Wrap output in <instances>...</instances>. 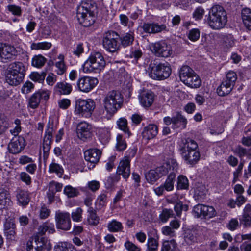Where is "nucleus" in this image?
Segmentation results:
<instances>
[{"mask_svg":"<svg viewBox=\"0 0 251 251\" xmlns=\"http://www.w3.org/2000/svg\"><path fill=\"white\" fill-rule=\"evenodd\" d=\"M179 146L180 153L187 164L193 165L197 163L200 158V153L196 141L190 139L182 140Z\"/></svg>","mask_w":251,"mask_h":251,"instance_id":"1","label":"nucleus"},{"mask_svg":"<svg viewBox=\"0 0 251 251\" xmlns=\"http://www.w3.org/2000/svg\"><path fill=\"white\" fill-rule=\"evenodd\" d=\"M96 7L95 2L92 0H83L77 6V19L83 26L88 27L94 24V11Z\"/></svg>","mask_w":251,"mask_h":251,"instance_id":"2","label":"nucleus"},{"mask_svg":"<svg viewBox=\"0 0 251 251\" xmlns=\"http://www.w3.org/2000/svg\"><path fill=\"white\" fill-rule=\"evenodd\" d=\"M227 21L226 12L224 8L219 5H213L209 12L207 22L213 29L223 28Z\"/></svg>","mask_w":251,"mask_h":251,"instance_id":"3","label":"nucleus"},{"mask_svg":"<svg viewBox=\"0 0 251 251\" xmlns=\"http://www.w3.org/2000/svg\"><path fill=\"white\" fill-rule=\"evenodd\" d=\"M106 66V61L102 54L99 52L91 53L82 65L84 73H100Z\"/></svg>","mask_w":251,"mask_h":251,"instance_id":"4","label":"nucleus"},{"mask_svg":"<svg viewBox=\"0 0 251 251\" xmlns=\"http://www.w3.org/2000/svg\"><path fill=\"white\" fill-rule=\"evenodd\" d=\"M96 108V103L93 99H78L75 101L74 114L79 118H90Z\"/></svg>","mask_w":251,"mask_h":251,"instance_id":"5","label":"nucleus"},{"mask_svg":"<svg viewBox=\"0 0 251 251\" xmlns=\"http://www.w3.org/2000/svg\"><path fill=\"white\" fill-rule=\"evenodd\" d=\"M149 76L155 80H163L169 77L172 70L168 63L156 64L151 62L147 70Z\"/></svg>","mask_w":251,"mask_h":251,"instance_id":"6","label":"nucleus"},{"mask_svg":"<svg viewBox=\"0 0 251 251\" xmlns=\"http://www.w3.org/2000/svg\"><path fill=\"white\" fill-rule=\"evenodd\" d=\"M123 102V97L121 94L116 91L109 92L103 100V105L114 114L121 108Z\"/></svg>","mask_w":251,"mask_h":251,"instance_id":"7","label":"nucleus"},{"mask_svg":"<svg viewBox=\"0 0 251 251\" xmlns=\"http://www.w3.org/2000/svg\"><path fill=\"white\" fill-rule=\"evenodd\" d=\"M150 48L151 52L158 57L168 58L173 54L171 45L164 40L151 43Z\"/></svg>","mask_w":251,"mask_h":251,"instance_id":"8","label":"nucleus"},{"mask_svg":"<svg viewBox=\"0 0 251 251\" xmlns=\"http://www.w3.org/2000/svg\"><path fill=\"white\" fill-rule=\"evenodd\" d=\"M119 35L115 31H110L103 35L102 45L108 51L114 52L119 49Z\"/></svg>","mask_w":251,"mask_h":251,"instance_id":"9","label":"nucleus"},{"mask_svg":"<svg viewBox=\"0 0 251 251\" xmlns=\"http://www.w3.org/2000/svg\"><path fill=\"white\" fill-rule=\"evenodd\" d=\"M93 126L86 121L79 122L76 127V133L78 138L84 142L91 141L94 136Z\"/></svg>","mask_w":251,"mask_h":251,"instance_id":"10","label":"nucleus"},{"mask_svg":"<svg viewBox=\"0 0 251 251\" xmlns=\"http://www.w3.org/2000/svg\"><path fill=\"white\" fill-rule=\"evenodd\" d=\"M54 218L57 229L64 231L71 229L72 223L69 212L58 210L55 211Z\"/></svg>","mask_w":251,"mask_h":251,"instance_id":"11","label":"nucleus"},{"mask_svg":"<svg viewBox=\"0 0 251 251\" xmlns=\"http://www.w3.org/2000/svg\"><path fill=\"white\" fill-rule=\"evenodd\" d=\"M164 123L167 125H172V128H180L184 129L186 127L187 120L181 113L179 112H176L172 117L169 116L165 117L163 118Z\"/></svg>","mask_w":251,"mask_h":251,"instance_id":"12","label":"nucleus"},{"mask_svg":"<svg viewBox=\"0 0 251 251\" xmlns=\"http://www.w3.org/2000/svg\"><path fill=\"white\" fill-rule=\"evenodd\" d=\"M99 81L96 77L83 76L77 81L78 89L83 93H88L92 90L98 84Z\"/></svg>","mask_w":251,"mask_h":251,"instance_id":"13","label":"nucleus"},{"mask_svg":"<svg viewBox=\"0 0 251 251\" xmlns=\"http://www.w3.org/2000/svg\"><path fill=\"white\" fill-rule=\"evenodd\" d=\"M56 129L55 125L52 122L49 121L45 132V135L43 139V151L44 156L48 155L50 149V145L52 142V133Z\"/></svg>","mask_w":251,"mask_h":251,"instance_id":"14","label":"nucleus"},{"mask_svg":"<svg viewBox=\"0 0 251 251\" xmlns=\"http://www.w3.org/2000/svg\"><path fill=\"white\" fill-rule=\"evenodd\" d=\"M26 145V142L25 138L22 136H14L8 146L9 151L12 154H18L22 152Z\"/></svg>","mask_w":251,"mask_h":251,"instance_id":"15","label":"nucleus"},{"mask_svg":"<svg viewBox=\"0 0 251 251\" xmlns=\"http://www.w3.org/2000/svg\"><path fill=\"white\" fill-rule=\"evenodd\" d=\"M49 98V93L48 91H39L34 93L29 98L28 107L32 109L37 108L41 100H47Z\"/></svg>","mask_w":251,"mask_h":251,"instance_id":"16","label":"nucleus"},{"mask_svg":"<svg viewBox=\"0 0 251 251\" xmlns=\"http://www.w3.org/2000/svg\"><path fill=\"white\" fill-rule=\"evenodd\" d=\"M116 174L121 175L123 178L127 179L130 175V160L127 157H124L120 161L117 169Z\"/></svg>","mask_w":251,"mask_h":251,"instance_id":"17","label":"nucleus"},{"mask_svg":"<svg viewBox=\"0 0 251 251\" xmlns=\"http://www.w3.org/2000/svg\"><path fill=\"white\" fill-rule=\"evenodd\" d=\"M15 48L11 45L0 43V60L10 59L16 55Z\"/></svg>","mask_w":251,"mask_h":251,"instance_id":"18","label":"nucleus"},{"mask_svg":"<svg viewBox=\"0 0 251 251\" xmlns=\"http://www.w3.org/2000/svg\"><path fill=\"white\" fill-rule=\"evenodd\" d=\"M114 114L105 106L97 108L93 114L96 121H102L103 119H109Z\"/></svg>","mask_w":251,"mask_h":251,"instance_id":"19","label":"nucleus"},{"mask_svg":"<svg viewBox=\"0 0 251 251\" xmlns=\"http://www.w3.org/2000/svg\"><path fill=\"white\" fill-rule=\"evenodd\" d=\"M145 33L149 34H155L166 30L165 25H158L155 23H145L141 26Z\"/></svg>","mask_w":251,"mask_h":251,"instance_id":"20","label":"nucleus"},{"mask_svg":"<svg viewBox=\"0 0 251 251\" xmlns=\"http://www.w3.org/2000/svg\"><path fill=\"white\" fill-rule=\"evenodd\" d=\"M101 154V151L95 148L88 149L84 152L85 160L92 164L99 161Z\"/></svg>","mask_w":251,"mask_h":251,"instance_id":"21","label":"nucleus"},{"mask_svg":"<svg viewBox=\"0 0 251 251\" xmlns=\"http://www.w3.org/2000/svg\"><path fill=\"white\" fill-rule=\"evenodd\" d=\"M159 167L162 168L161 171L162 174L163 175L168 173L169 174L170 173H174L176 174V172H177L178 169V164L176 160L169 159L162 166Z\"/></svg>","mask_w":251,"mask_h":251,"instance_id":"22","label":"nucleus"},{"mask_svg":"<svg viewBox=\"0 0 251 251\" xmlns=\"http://www.w3.org/2000/svg\"><path fill=\"white\" fill-rule=\"evenodd\" d=\"M72 91V85L65 81L57 82L54 87V92L59 95H69Z\"/></svg>","mask_w":251,"mask_h":251,"instance_id":"23","label":"nucleus"},{"mask_svg":"<svg viewBox=\"0 0 251 251\" xmlns=\"http://www.w3.org/2000/svg\"><path fill=\"white\" fill-rule=\"evenodd\" d=\"M87 213L85 224L92 226H97L100 222V218L97 214L96 209L93 207H89L87 209Z\"/></svg>","mask_w":251,"mask_h":251,"instance_id":"24","label":"nucleus"},{"mask_svg":"<svg viewBox=\"0 0 251 251\" xmlns=\"http://www.w3.org/2000/svg\"><path fill=\"white\" fill-rule=\"evenodd\" d=\"M8 72L16 75L25 77V67L24 64L21 62H15L11 63L8 67Z\"/></svg>","mask_w":251,"mask_h":251,"instance_id":"25","label":"nucleus"},{"mask_svg":"<svg viewBox=\"0 0 251 251\" xmlns=\"http://www.w3.org/2000/svg\"><path fill=\"white\" fill-rule=\"evenodd\" d=\"M5 235L8 239H13L16 234V225L13 219H6L4 224Z\"/></svg>","mask_w":251,"mask_h":251,"instance_id":"26","label":"nucleus"},{"mask_svg":"<svg viewBox=\"0 0 251 251\" xmlns=\"http://www.w3.org/2000/svg\"><path fill=\"white\" fill-rule=\"evenodd\" d=\"M64 55L60 54L57 56L58 61H56L54 64L55 67V72L59 75L64 74L67 70V66L64 61Z\"/></svg>","mask_w":251,"mask_h":251,"instance_id":"27","label":"nucleus"},{"mask_svg":"<svg viewBox=\"0 0 251 251\" xmlns=\"http://www.w3.org/2000/svg\"><path fill=\"white\" fill-rule=\"evenodd\" d=\"M162 168L158 167L154 170H150L145 174L147 181L151 184H153L157 181L161 176L163 175L162 174Z\"/></svg>","mask_w":251,"mask_h":251,"instance_id":"28","label":"nucleus"},{"mask_svg":"<svg viewBox=\"0 0 251 251\" xmlns=\"http://www.w3.org/2000/svg\"><path fill=\"white\" fill-rule=\"evenodd\" d=\"M139 100L143 106L149 107L153 102L154 95L151 91L145 92L139 96Z\"/></svg>","mask_w":251,"mask_h":251,"instance_id":"29","label":"nucleus"},{"mask_svg":"<svg viewBox=\"0 0 251 251\" xmlns=\"http://www.w3.org/2000/svg\"><path fill=\"white\" fill-rule=\"evenodd\" d=\"M36 238L39 251H50L51 245L47 238L37 234Z\"/></svg>","mask_w":251,"mask_h":251,"instance_id":"30","label":"nucleus"},{"mask_svg":"<svg viewBox=\"0 0 251 251\" xmlns=\"http://www.w3.org/2000/svg\"><path fill=\"white\" fill-rule=\"evenodd\" d=\"M158 132V127L156 125L150 124L144 127L142 134L144 137L149 140L154 138Z\"/></svg>","mask_w":251,"mask_h":251,"instance_id":"31","label":"nucleus"},{"mask_svg":"<svg viewBox=\"0 0 251 251\" xmlns=\"http://www.w3.org/2000/svg\"><path fill=\"white\" fill-rule=\"evenodd\" d=\"M240 222L245 227L251 226V205L250 204H247L244 207Z\"/></svg>","mask_w":251,"mask_h":251,"instance_id":"32","label":"nucleus"},{"mask_svg":"<svg viewBox=\"0 0 251 251\" xmlns=\"http://www.w3.org/2000/svg\"><path fill=\"white\" fill-rule=\"evenodd\" d=\"M47 232L49 234H52L55 232L54 225L53 223L47 221L41 225L38 228L37 235L42 236Z\"/></svg>","mask_w":251,"mask_h":251,"instance_id":"33","label":"nucleus"},{"mask_svg":"<svg viewBox=\"0 0 251 251\" xmlns=\"http://www.w3.org/2000/svg\"><path fill=\"white\" fill-rule=\"evenodd\" d=\"M236 43V40L231 34L224 35L222 37V47L225 51H228L233 47Z\"/></svg>","mask_w":251,"mask_h":251,"instance_id":"34","label":"nucleus"},{"mask_svg":"<svg viewBox=\"0 0 251 251\" xmlns=\"http://www.w3.org/2000/svg\"><path fill=\"white\" fill-rule=\"evenodd\" d=\"M195 72L187 65L182 66L179 71V76L180 80L184 83L192 75H194Z\"/></svg>","mask_w":251,"mask_h":251,"instance_id":"35","label":"nucleus"},{"mask_svg":"<svg viewBox=\"0 0 251 251\" xmlns=\"http://www.w3.org/2000/svg\"><path fill=\"white\" fill-rule=\"evenodd\" d=\"M11 203L8 192L3 188H0V209H4Z\"/></svg>","mask_w":251,"mask_h":251,"instance_id":"36","label":"nucleus"},{"mask_svg":"<svg viewBox=\"0 0 251 251\" xmlns=\"http://www.w3.org/2000/svg\"><path fill=\"white\" fill-rule=\"evenodd\" d=\"M106 227L110 232H121L124 228L122 223L116 219H113L109 221Z\"/></svg>","mask_w":251,"mask_h":251,"instance_id":"37","label":"nucleus"},{"mask_svg":"<svg viewBox=\"0 0 251 251\" xmlns=\"http://www.w3.org/2000/svg\"><path fill=\"white\" fill-rule=\"evenodd\" d=\"M24 78V76L16 75L8 71L6 75V82L11 85L16 86L20 84Z\"/></svg>","mask_w":251,"mask_h":251,"instance_id":"38","label":"nucleus"},{"mask_svg":"<svg viewBox=\"0 0 251 251\" xmlns=\"http://www.w3.org/2000/svg\"><path fill=\"white\" fill-rule=\"evenodd\" d=\"M241 16L244 25L248 30H251V9L248 8L242 10Z\"/></svg>","mask_w":251,"mask_h":251,"instance_id":"39","label":"nucleus"},{"mask_svg":"<svg viewBox=\"0 0 251 251\" xmlns=\"http://www.w3.org/2000/svg\"><path fill=\"white\" fill-rule=\"evenodd\" d=\"M16 198L18 203L23 206L26 205L30 201L28 193L24 190L18 191L16 193Z\"/></svg>","mask_w":251,"mask_h":251,"instance_id":"40","label":"nucleus"},{"mask_svg":"<svg viewBox=\"0 0 251 251\" xmlns=\"http://www.w3.org/2000/svg\"><path fill=\"white\" fill-rule=\"evenodd\" d=\"M119 39L121 41V44L123 47L129 46L132 44L134 41V32L129 31V32L126 33L121 35L120 37H119Z\"/></svg>","mask_w":251,"mask_h":251,"instance_id":"41","label":"nucleus"},{"mask_svg":"<svg viewBox=\"0 0 251 251\" xmlns=\"http://www.w3.org/2000/svg\"><path fill=\"white\" fill-rule=\"evenodd\" d=\"M201 83V81L199 76L196 74L192 75L184 83L185 85L191 88H199Z\"/></svg>","mask_w":251,"mask_h":251,"instance_id":"42","label":"nucleus"},{"mask_svg":"<svg viewBox=\"0 0 251 251\" xmlns=\"http://www.w3.org/2000/svg\"><path fill=\"white\" fill-rule=\"evenodd\" d=\"M96 132L101 141H107L110 138V131L108 127H98L96 129Z\"/></svg>","mask_w":251,"mask_h":251,"instance_id":"43","label":"nucleus"},{"mask_svg":"<svg viewBox=\"0 0 251 251\" xmlns=\"http://www.w3.org/2000/svg\"><path fill=\"white\" fill-rule=\"evenodd\" d=\"M233 87L223 81L217 89V93L220 96H224L230 93Z\"/></svg>","mask_w":251,"mask_h":251,"instance_id":"44","label":"nucleus"},{"mask_svg":"<svg viewBox=\"0 0 251 251\" xmlns=\"http://www.w3.org/2000/svg\"><path fill=\"white\" fill-rule=\"evenodd\" d=\"M176 243L174 239L165 240L162 242L160 251H175Z\"/></svg>","mask_w":251,"mask_h":251,"instance_id":"45","label":"nucleus"},{"mask_svg":"<svg viewBox=\"0 0 251 251\" xmlns=\"http://www.w3.org/2000/svg\"><path fill=\"white\" fill-rule=\"evenodd\" d=\"M146 246V251H157L159 246L158 241L153 237H149L147 239Z\"/></svg>","mask_w":251,"mask_h":251,"instance_id":"46","label":"nucleus"},{"mask_svg":"<svg viewBox=\"0 0 251 251\" xmlns=\"http://www.w3.org/2000/svg\"><path fill=\"white\" fill-rule=\"evenodd\" d=\"M176 177V174L174 173H170L167 177L165 182L163 184L165 190L167 191H171L174 189V179Z\"/></svg>","mask_w":251,"mask_h":251,"instance_id":"47","label":"nucleus"},{"mask_svg":"<svg viewBox=\"0 0 251 251\" xmlns=\"http://www.w3.org/2000/svg\"><path fill=\"white\" fill-rule=\"evenodd\" d=\"M107 204V195L102 193L98 196L95 202V209L100 210Z\"/></svg>","mask_w":251,"mask_h":251,"instance_id":"48","label":"nucleus"},{"mask_svg":"<svg viewBox=\"0 0 251 251\" xmlns=\"http://www.w3.org/2000/svg\"><path fill=\"white\" fill-rule=\"evenodd\" d=\"M115 147L116 150L119 151H123L127 148L126 142L122 134H117Z\"/></svg>","mask_w":251,"mask_h":251,"instance_id":"49","label":"nucleus"},{"mask_svg":"<svg viewBox=\"0 0 251 251\" xmlns=\"http://www.w3.org/2000/svg\"><path fill=\"white\" fill-rule=\"evenodd\" d=\"M184 239L187 244H192L195 242L196 241L195 230H186L184 234Z\"/></svg>","mask_w":251,"mask_h":251,"instance_id":"50","label":"nucleus"},{"mask_svg":"<svg viewBox=\"0 0 251 251\" xmlns=\"http://www.w3.org/2000/svg\"><path fill=\"white\" fill-rule=\"evenodd\" d=\"M46 61V58L42 55H35L32 59V65L35 67L41 68L44 65Z\"/></svg>","mask_w":251,"mask_h":251,"instance_id":"51","label":"nucleus"},{"mask_svg":"<svg viewBox=\"0 0 251 251\" xmlns=\"http://www.w3.org/2000/svg\"><path fill=\"white\" fill-rule=\"evenodd\" d=\"M49 172L50 173H55L61 176L64 172L62 167L59 164L52 162L49 166Z\"/></svg>","mask_w":251,"mask_h":251,"instance_id":"52","label":"nucleus"},{"mask_svg":"<svg viewBox=\"0 0 251 251\" xmlns=\"http://www.w3.org/2000/svg\"><path fill=\"white\" fill-rule=\"evenodd\" d=\"M83 210L80 207L76 208L73 211L70 215L72 220L75 222H80L82 221Z\"/></svg>","mask_w":251,"mask_h":251,"instance_id":"53","label":"nucleus"},{"mask_svg":"<svg viewBox=\"0 0 251 251\" xmlns=\"http://www.w3.org/2000/svg\"><path fill=\"white\" fill-rule=\"evenodd\" d=\"M51 47V44L50 42H42L39 43H33L31 45L32 50H47Z\"/></svg>","mask_w":251,"mask_h":251,"instance_id":"54","label":"nucleus"},{"mask_svg":"<svg viewBox=\"0 0 251 251\" xmlns=\"http://www.w3.org/2000/svg\"><path fill=\"white\" fill-rule=\"evenodd\" d=\"M54 249L55 251H76L72 244L67 242L59 243Z\"/></svg>","mask_w":251,"mask_h":251,"instance_id":"55","label":"nucleus"},{"mask_svg":"<svg viewBox=\"0 0 251 251\" xmlns=\"http://www.w3.org/2000/svg\"><path fill=\"white\" fill-rule=\"evenodd\" d=\"M9 127V124L7 118L0 113V134L5 132Z\"/></svg>","mask_w":251,"mask_h":251,"instance_id":"56","label":"nucleus"},{"mask_svg":"<svg viewBox=\"0 0 251 251\" xmlns=\"http://www.w3.org/2000/svg\"><path fill=\"white\" fill-rule=\"evenodd\" d=\"M237 79V76L236 73L234 71H230L226 74V79L224 81L233 87Z\"/></svg>","mask_w":251,"mask_h":251,"instance_id":"57","label":"nucleus"},{"mask_svg":"<svg viewBox=\"0 0 251 251\" xmlns=\"http://www.w3.org/2000/svg\"><path fill=\"white\" fill-rule=\"evenodd\" d=\"M14 126L9 130L11 134L14 136H19V134L22 131L21 121L19 119H16L14 121Z\"/></svg>","mask_w":251,"mask_h":251,"instance_id":"58","label":"nucleus"},{"mask_svg":"<svg viewBox=\"0 0 251 251\" xmlns=\"http://www.w3.org/2000/svg\"><path fill=\"white\" fill-rule=\"evenodd\" d=\"M216 215V212L212 206L204 205L203 209V217L205 218H211Z\"/></svg>","mask_w":251,"mask_h":251,"instance_id":"59","label":"nucleus"},{"mask_svg":"<svg viewBox=\"0 0 251 251\" xmlns=\"http://www.w3.org/2000/svg\"><path fill=\"white\" fill-rule=\"evenodd\" d=\"M189 187L187 178L183 175L179 176L177 178V188L179 189H187Z\"/></svg>","mask_w":251,"mask_h":251,"instance_id":"60","label":"nucleus"},{"mask_svg":"<svg viewBox=\"0 0 251 251\" xmlns=\"http://www.w3.org/2000/svg\"><path fill=\"white\" fill-rule=\"evenodd\" d=\"M46 75V74L45 72H42L41 73L32 72L30 75V78L35 82L42 83L44 82Z\"/></svg>","mask_w":251,"mask_h":251,"instance_id":"61","label":"nucleus"},{"mask_svg":"<svg viewBox=\"0 0 251 251\" xmlns=\"http://www.w3.org/2000/svg\"><path fill=\"white\" fill-rule=\"evenodd\" d=\"M117 124L119 129L129 136L130 132L128 128L127 127V121L126 119L121 118L117 121Z\"/></svg>","mask_w":251,"mask_h":251,"instance_id":"62","label":"nucleus"},{"mask_svg":"<svg viewBox=\"0 0 251 251\" xmlns=\"http://www.w3.org/2000/svg\"><path fill=\"white\" fill-rule=\"evenodd\" d=\"M64 193L69 198L77 196L79 193L76 188H74L71 185H67L64 187Z\"/></svg>","mask_w":251,"mask_h":251,"instance_id":"63","label":"nucleus"},{"mask_svg":"<svg viewBox=\"0 0 251 251\" xmlns=\"http://www.w3.org/2000/svg\"><path fill=\"white\" fill-rule=\"evenodd\" d=\"M174 215L173 211L170 209H164L159 215L160 221L163 223L166 222L168 219Z\"/></svg>","mask_w":251,"mask_h":251,"instance_id":"64","label":"nucleus"}]
</instances>
